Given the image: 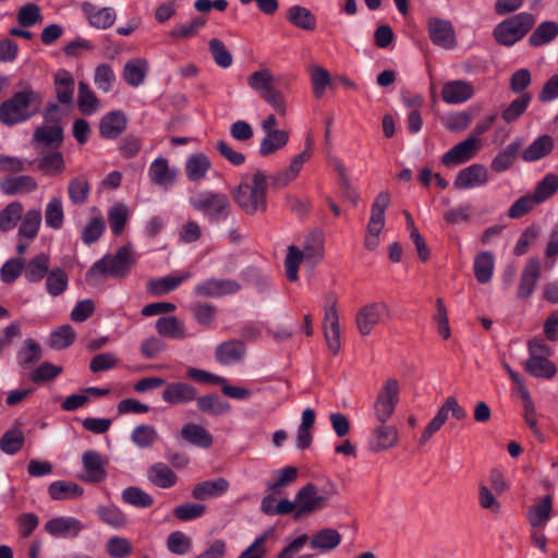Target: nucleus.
Returning a JSON list of instances; mask_svg holds the SVG:
<instances>
[{
	"label": "nucleus",
	"instance_id": "1",
	"mask_svg": "<svg viewBox=\"0 0 558 558\" xmlns=\"http://www.w3.org/2000/svg\"><path fill=\"white\" fill-rule=\"evenodd\" d=\"M136 259L129 246H121L111 255L108 254L93 264L86 272L88 284L96 287L104 283L108 278L124 279L131 274Z\"/></svg>",
	"mask_w": 558,
	"mask_h": 558
},
{
	"label": "nucleus",
	"instance_id": "2",
	"mask_svg": "<svg viewBox=\"0 0 558 558\" xmlns=\"http://www.w3.org/2000/svg\"><path fill=\"white\" fill-rule=\"evenodd\" d=\"M41 102L40 93L26 86L0 105V122L5 126L23 123L38 112Z\"/></svg>",
	"mask_w": 558,
	"mask_h": 558
},
{
	"label": "nucleus",
	"instance_id": "3",
	"mask_svg": "<svg viewBox=\"0 0 558 558\" xmlns=\"http://www.w3.org/2000/svg\"><path fill=\"white\" fill-rule=\"evenodd\" d=\"M268 177L263 170H255L251 181L243 180L232 190V197L236 205L247 215L267 209Z\"/></svg>",
	"mask_w": 558,
	"mask_h": 558
},
{
	"label": "nucleus",
	"instance_id": "4",
	"mask_svg": "<svg viewBox=\"0 0 558 558\" xmlns=\"http://www.w3.org/2000/svg\"><path fill=\"white\" fill-rule=\"evenodd\" d=\"M535 16L529 12H521L501 21L493 32L495 40L505 47H511L533 28Z\"/></svg>",
	"mask_w": 558,
	"mask_h": 558
},
{
	"label": "nucleus",
	"instance_id": "5",
	"mask_svg": "<svg viewBox=\"0 0 558 558\" xmlns=\"http://www.w3.org/2000/svg\"><path fill=\"white\" fill-rule=\"evenodd\" d=\"M248 86L270 105L280 116L287 112L284 97L274 86V75L267 69L258 70L247 76Z\"/></svg>",
	"mask_w": 558,
	"mask_h": 558
},
{
	"label": "nucleus",
	"instance_id": "6",
	"mask_svg": "<svg viewBox=\"0 0 558 558\" xmlns=\"http://www.w3.org/2000/svg\"><path fill=\"white\" fill-rule=\"evenodd\" d=\"M191 206L203 213L210 221L225 220L230 213V202L226 194L203 191L190 198Z\"/></svg>",
	"mask_w": 558,
	"mask_h": 558
},
{
	"label": "nucleus",
	"instance_id": "7",
	"mask_svg": "<svg viewBox=\"0 0 558 558\" xmlns=\"http://www.w3.org/2000/svg\"><path fill=\"white\" fill-rule=\"evenodd\" d=\"M390 203V194L387 191L380 192L371 210V218L367 223V234L364 245L368 251H374L379 244V234L385 227V211Z\"/></svg>",
	"mask_w": 558,
	"mask_h": 558
},
{
	"label": "nucleus",
	"instance_id": "8",
	"mask_svg": "<svg viewBox=\"0 0 558 558\" xmlns=\"http://www.w3.org/2000/svg\"><path fill=\"white\" fill-rule=\"evenodd\" d=\"M399 383L388 378L374 402V414L379 423H386L393 414L399 401Z\"/></svg>",
	"mask_w": 558,
	"mask_h": 558
},
{
	"label": "nucleus",
	"instance_id": "9",
	"mask_svg": "<svg viewBox=\"0 0 558 558\" xmlns=\"http://www.w3.org/2000/svg\"><path fill=\"white\" fill-rule=\"evenodd\" d=\"M389 316V308L383 302L362 306L355 315V324L362 336H368L373 329Z\"/></svg>",
	"mask_w": 558,
	"mask_h": 558
},
{
	"label": "nucleus",
	"instance_id": "10",
	"mask_svg": "<svg viewBox=\"0 0 558 558\" xmlns=\"http://www.w3.org/2000/svg\"><path fill=\"white\" fill-rule=\"evenodd\" d=\"M428 35L435 46L444 49H453L457 46V36L452 23L440 17H430L427 22Z\"/></svg>",
	"mask_w": 558,
	"mask_h": 558
},
{
	"label": "nucleus",
	"instance_id": "11",
	"mask_svg": "<svg viewBox=\"0 0 558 558\" xmlns=\"http://www.w3.org/2000/svg\"><path fill=\"white\" fill-rule=\"evenodd\" d=\"M241 284L233 279H207L194 288V293L202 298H220L240 291Z\"/></svg>",
	"mask_w": 558,
	"mask_h": 558
},
{
	"label": "nucleus",
	"instance_id": "12",
	"mask_svg": "<svg viewBox=\"0 0 558 558\" xmlns=\"http://www.w3.org/2000/svg\"><path fill=\"white\" fill-rule=\"evenodd\" d=\"M541 274V263L538 258H530L520 276L517 289V298L519 300H527L534 293Z\"/></svg>",
	"mask_w": 558,
	"mask_h": 558
},
{
	"label": "nucleus",
	"instance_id": "13",
	"mask_svg": "<svg viewBox=\"0 0 558 558\" xmlns=\"http://www.w3.org/2000/svg\"><path fill=\"white\" fill-rule=\"evenodd\" d=\"M197 389L185 381H172L166 384L162 391V400L170 405L186 404L195 401Z\"/></svg>",
	"mask_w": 558,
	"mask_h": 558
},
{
	"label": "nucleus",
	"instance_id": "14",
	"mask_svg": "<svg viewBox=\"0 0 558 558\" xmlns=\"http://www.w3.org/2000/svg\"><path fill=\"white\" fill-rule=\"evenodd\" d=\"M477 151V138L470 136L454 145L441 157L446 167L458 166L471 160Z\"/></svg>",
	"mask_w": 558,
	"mask_h": 558
},
{
	"label": "nucleus",
	"instance_id": "15",
	"mask_svg": "<svg viewBox=\"0 0 558 558\" xmlns=\"http://www.w3.org/2000/svg\"><path fill=\"white\" fill-rule=\"evenodd\" d=\"M45 531L53 537H76L84 529L83 523L73 517H57L45 523Z\"/></svg>",
	"mask_w": 558,
	"mask_h": 558
},
{
	"label": "nucleus",
	"instance_id": "16",
	"mask_svg": "<svg viewBox=\"0 0 558 558\" xmlns=\"http://www.w3.org/2000/svg\"><path fill=\"white\" fill-rule=\"evenodd\" d=\"M488 182V171L485 166L473 163L461 169L454 180V186L459 190H469L485 185Z\"/></svg>",
	"mask_w": 558,
	"mask_h": 558
},
{
	"label": "nucleus",
	"instance_id": "17",
	"mask_svg": "<svg viewBox=\"0 0 558 558\" xmlns=\"http://www.w3.org/2000/svg\"><path fill=\"white\" fill-rule=\"evenodd\" d=\"M82 463L84 470L86 471V474L82 477L85 482L100 483L106 478V461L97 451H85L82 457Z\"/></svg>",
	"mask_w": 558,
	"mask_h": 558
},
{
	"label": "nucleus",
	"instance_id": "18",
	"mask_svg": "<svg viewBox=\"0 0 558 558\" xmlns=\"http://www.w3.org/2000/svg\"><path fill=\"white\" fill-rule=\"evenodd\" d=\"M474 95V87L471 83L463 80H454L444 84L441 90L442 100L446 104H462L471 99Z\"/></svg>",
	"mask_w": 558,
	"mask_h": 558
},
{
	"label": "nucleus",
	"instance_id": "19",
	"mask_svg": "<svg viewBox=\"0 0 558 558\" xmlns=\"http://www.w3.org/2000/svg\"><path fill=\"white\" fill-rule=\"evenodd\" d=\"M229 482L225 477L207 480L197 483L191 490V496L195 500L205 501L210 498H217L228 492Z\"/></svg>",
	"mask_w": 558,
	"mask_h": 558
},
{
	"label": "nucleus",
	"instance_id": "20",
	"mask_svg": "<svg viewBox=\"0 0 558 558\" xmlns=\"http://www.w3.org/2000/svg\"><path fill=\"white\" fill-rule=\"evenodd\" d=\"M398 442V432L396 427L380 423L374 428L373 436L368 441V448L372 452H381L395 447Z\"/></svg>",
	"mask_w": 558,
	"mask_h": 558
},
{
	"label": "nucleus",
	"instance_id": "21",
	"mask_svg": "<svg viewBox=\"0 0 558 558\" xmlns=\"http://www.w3.org/2000/svg\"><path fill=\"white\" fill-rule=\"evenodd\" d=\"M177 169L169 167L168 160L163 157L156 158L149 166L148 175L150 181L161 187L168 189L177 179Z\"/></svg>",
	"mask_w": 558,
	"mask_h": 558
},
{
	"label": "nucleus",
	"instance_id": "22",
	"mask_svg": "<svg viewBox=\"0 0 558 558\" xmlns=\"http://www.w3.org/2000/svg\"><path fill=\"white\" fill-rule=\"evenodd\" d=\"M191 272H182L160 278H151L147 282V291L151 295L161 296L175 290L181 283L191 278Z\"/></svg>",
	"mask_w": 558,
	"mask_h": 558
},
{
	"label": "nucleus",
	"instance_id": "23",
	"mask_svg": "<svg viewBox=\"0 0 558 558\" xmlns=\"http://www.w3.org/2000/svg\"><path fill=\"white\" fill-rule=\"evenodd\" d=\"M50 256L46 253H40L32 257L28 262L25 260L24 277L29 283L40 282L49 272Z\"/></svg>",
	"mask_w": 558,
	"mask_h": 558
},
{
	"label": "nucleus",
	"instance_id": "24",
	"mask_svg": "<svg viewBox=\"0 0 558 558\" xmlns=\"http://www.w3.org/2000/svg\"><path fill=\"white\" fill-rule=\"evenodd\" d=\"M82 11L89 24L98 29H106L116 21V12L111 8L96 9L93 3L83 2Z\"/></svg>",
	"mask_w": 558,
	"mask_h": 558
},
{
	"label": "nucleus",
	"instance_id": "25",
	"mask_svg": "<svg viewBox=\"0 0 558 558\" xmlns=\"http://www.w3.org/2000/svg\"><path fill=\"white\" fill-rule=\"evenodd\" d=\"M156 331L160 337L183 340L189 337L184 323L177 316H162L156 320Z\"/></svg>",
	"mask_w": 558,
	"mask_h": 558
},
{
	"label": "nucleus",
	"instance_id": "26",
	"mask_svg": "<svg viewBox=\"0 0 558 558\" xmlns=\"http://www.w3.org/2000/svg\"><path fill=\"white\" fill-rule=\"evenodd\" d=\"M126 128V117L122 111H111L99 122V133L104 138H117Z\"/></svg>",
	"mask_w": 558,
	"mask_h": 558
},
{
	"label": "nucleus",
	"instance_id": "27",
	"mask_svg": "<svg viewBox=\"0 0 558 558\" xmlns=\"http://www.w3.org/2000/svg\"><path fill=\"white\" fill-rule=\"evenodd\" d=\"M74 77L73 75L64 70L60 69L54 74V92L59 104L71 105L73 101L74 94Z\"/></svg>",
	"mask_w": 558,
	"mask_h": 558
},
{
	"label": "nucleus",
	"instance_id": "28",
	"mask_svg": "<svg viewBox=\"0 0 558 558\" xmlns=\"http://www.w3.org/2000/svg\"><path fill=\"white\" fill-rule=\"evenodd\" d=\"M147 477L154 486L163 489L173 487L178 482L177 474L162 462L151 464L147 471Z\"/></svg>",
	"mask_w": 558,
	"mask_h": 558
},
{
	"label": "nucleus",
	"instance_id": "29",
	"mask_svg": "<svg viewBox=\"0 0 558 558\" xmlns=\"http://www.w3.org/2000/svg\"><path fill=\"white\" fill-rule=\"evenodd\" d=\"M246 352L244 342L230 340L219 344L216 349V360L223 365L241 361Z\"/></svg>",
	"mask_w": 558,
	"mask_h": 558
},
{
	"label": "nucleus",
	"instance_id": "30",
	"mask_svg": "<svg viewBox=\"0 0 558 558\" xmlns=\"http://www.w3.org/2000/svg\"><path fill=\"white\" fill-rule=\"evenodd\" d=\"M28 163H36L39 171L50 177L59 175L65 170V161L62 153L59 150L46 154L35 160L29 161Z\"/></svg>",
	"mask_w": 558,
	"mask_h": 558
},
{
	"label": "nucleus",
	"instance_id": "31",
	"mask_svg": "<svg viewBox=\"0 0 558 558\" xmlns=\"http://www.w3.org/2000/svg\"><path fill=\"white\" fill-rule=\"evenodd\" d=\"M37 187V181L31 175L8 177L0 181V190L5 195L31 193Z\"/></svg>",
	"mask_w": 558,
	"mask_h": 558
},
{
	"label": "nucleus",
	"instance_id": "32",
	"mask_svg": "<svg viewBox=\"0 0 558 558\" xmlns=\"http://www.w3.org/2000/svg\"><path fill=\"white\" fill-rule=\"evenodd\" d=\"M554 149V138L544 134L535 138L522 153V159L526 162L537 161L548 156Z\"/></svg>",
	"mask_w": 558,
	"mask_h": 558
},
{
	"label": "nucleus",
	"instance_id": "33",
	"mask_svg": "<svg viewBox=\"0 0 558 558\" xmlns=\"http://www.w3.org/2000/svg\"><path fill=\"white\" fill-rule=\"evenodd\" d=\"M181 436L184 440L193 446L207 449L213 442L211 434L202 425L195 423H187L181 428Z\"/></svg>",
	"mask_w": 558,
	"mask_h": 558
},
{
	"label": "nucleus",
	"instance_id": "34",
	"mask_svg": "<svg viewBox=\"0 0 558 558\" xmlns=\"http://www.w3.org/2000/svg\"><path fill=\"white\" fill-rule=\"evenodd\" d=\"M84 489L71 481H54L48 486V495L52 500H71L83 496Z\"/></svg>",
	"mask_w": 558,
	"mask_h": 558
},
{
	"label": "nucleus",
	"instance_id": "35",
	"mask_svg": "<svg viewBox=\"0 0 558 558\" xmlns=\"http://www.w3.org/2000/svg\"><path fill=\"white\" fill-rule=\"evenodd\" d=\"M341 543V535L333 529H323L315 533L310 539V546L322 553H329Z\"/></svg>",
	"mask_w": 558,
	"mask_h": 558
},
{
	"label": "nucleus",
	"instance_id": "36",
	"mask_svg": "<svg viewBox=\"0 0 558 558\" xmlns=\"http://www.w3.org/2000/svg\"><path fill=\"white\" fill-rule=\"evenodd\" d=\"M521 148V141L511 142L504 150L499 151L492 160L490 168L494 172L501 173L509 170L517 159Z\"/></svg>",
	"mask_w": 558,
	"mask_h": 558
},
{
	"label": "nucleus",
	"instance_id": "37",
	"mask_svg": "<svg viewBox=\"0 0 558 558\" xmlns=\"http://www.w3.org/2000/svg\"><path fill=\"white\" fill-rule=\"evenodd\" d=\"M526 373L536 378L551 379L557 374L556 365L549 357L532 356L524 364Z\"/></svg>",
	"mask_w": 558,
	"mask_h": 558
},
{
	"label": "nucleus",
	"instance_id": "38",
	"mask_svg": "<svg viewBox=\"0 0 558 558\" xmlns=\"http://www.w3.org/2000/svg\"><path fill=\"white\" fill-rule=\"evenodd\" d=\"M258 153L263 157L270 156L283 148L289 142V133L286 130L264 132Z\"/></svg>",
	"mask_w": 558,
	"mask_h": 558
},
{
	"label": "nucleus",
	"instance_id": "39",
	"mask_svg": "<svg viewBox=\"0 0 558 558\" xmlns=\"http://www.w3.org/2000/svg\"><path fill=\"white\" fill-rule=\"evenodd\" d=\"M287 20L298 28L314 31L316 28V16L305 7L292 5L287 11Z\"/></svg>",
	"mask_w": 558,
	"mask_h": 558
},
{
	"label": "nucleus",
	"instance_id": "40",
	"mask_svg": "<svg viewBox=\"0 0 558 558\" xmlns=\"http://www.w3.org/2000/svg\"><path fill=\"white\" fill-rule=\"evenodd\" d=\"M33 141L58 148L63 142V129L59 124L38 126L34 131Z\"/></svg>",
	"mask_w": 558,
	"mask_h": 558
},
{
	"label": "nucleus",
	"instance_id": "41",
	"mask_svg": "<svg viewBox=\"0 0 558 558\" xmlns=\"http://www.w3.org/2000/svg\"><path fill=\"white\" fill-rule=\"evenodd\" d=\"M558 36V23L544 21L539 23L529 37V45L542 47L551 43Z\"/></svg>",
	"mask_w": 558,
	"mask_h": 558
},
{
	"label": "nucleus",
	"instance_id": "42",
	"mask_svg": "<svg viewBox=\"0 0 558 558\" xmlns=\"http://www.w3.org/2000/svg\"><path fill=\"white\" fill-rule=\"evenodd\" d=\"M148 72V63L144 59H132L128 61L123 68L124 81L133 86H140L144 81Z\"/></svg>",
	"mask_w": 558,
	"mask_h": 558
},
{
	"label": "nucleus",
	"instance_id": "43",
	"mask_svg": "<svg viewBox=\"0 0 558 558\" xmlns=\"http://www.w3.org/2000/svg\"><path fill=\"white\" fill-rule=\"evenodd\" d=\"M90 194V185L86 175L72 178L68 183V195L70 202L80 206L87 202Z\"/></svg>",
	"mask_w": 558,
	"mask_h": 558
},
{
	"label": "nucleus",
	"instance_id": "44",
	"mask_svg": "<svg viewBox=\"0 0 558 558\" xmlns=\"http://www.w3.org/2000/svg\"><path fill=\"white\" fill-rule=\"evenodd\" d=\"M495 259L490 252L478 253L474 258V275L476 280L485 284L492 280L494 274Z\"/></svg>",
	"mask_w": 558,
	"mask_h": 558
},
{
	"label": "nucleus",
	"instance_id": "45",
	"mask_svg": "<svg viewBox=\"0 0 558 558\" xmlns=\"http://www.w3.org/2000/svg\"><path fill=\"white\" fill-rule=\"evenodd\" d=\"M315 485L308 483L301 487L296 495V511L294 514L295 519H300L303 515L310 514L315 511Z\"/></svg>",
	"mask_w": 558,
	"mask_h": 558
},
{
	"label": "nucleus",
	"instance_id": "46",
	"mask_svg": "<svg viewBox=\"0 0 558 558\" xmlns=\"http://www.w3.org/2000/svg\"><path fill=\"white\" fill-rule=\"evenodd\" d=\"M210 165L209 158L202 153L190 156L185 163L187 179L192 182L202 180L205 178Z\"/></svg>",
	"mask_w": 558,
	"mask_h": 558
},
{
	"label": "nucleus",
	"instance_id": "47",
	"mask_svg": "<svg viewBox=\"0 0 558 558\" xmlns=\"http://www.w3.org/2000/svg\"><path fill=\"white\" fill-rule=\"evenodd\" d=\"M45 278L46 291L53 298L61 295L68 289L69 276L61 267L51 268Z\"/></svg>",
	"mask_w": 558,
	"mask_h": 558
},
{
	"label": "nucleus",
	"instance_id": "48",
	"mask_svg": "<svg viewBox=\"0 0 558 558\" xmlns=\"http://www.w3.org/2000/svg\"><path fill=\"white\" fill-rule=\"evenodd\" d=\"M96 513L105 524L113 529H122L128 523L125 513L114 505L98 506Z\"/></svg>",
	"mask_w": 558,
	"mask_h": 558
},
{
	"label": "nucleus",
	"instance_id": "49",
	"mask_svg": "<svg viewBox=\"0 0 558 558\" xmlns=\"http://www.w3.org/2000/svg\"><path fill=\"white\" fill-rule=\"evenodd\" d=\"M121 499L124 504L136 508H149L154 504V497L137 486L123 489Z\"/></svg>",
	"mask_w": 558,
	"mask_h": 558
},
{
	"label": "nucleus",
	"instance_id": "50",
	"mask_svg": "<svg viewBox=\"0 0 558 558\" xmlns=\"http://www.w3.org/2000/svg\"><path fill=\"white\" fill-rule=\"evenodd\" d=\"M553 508V498L550 495L544 496L538 504L530 510L529 522L533 527L544 526L549 520Z\"/></svg>",
	"mask_w": 558,
	"mask_h": 558
},
{
	"label": "nucleus",
	"instance_id": "51",
	"mask_svg": "<svg viewBox=\"0 0 558 558\" xmlns=\"http://www.w3.org/2000/svg\"><path fill=\"white\" fill-rule=\"evenodd\" d=\"M24 207L20 202H11L0 211V231L8 232L22 219Z\"/></svg>",
	"mask_w": 558,
	"mask_h": 558
},
{
	"label": "nucleus",
	"instance_id": "52",
	"mask_svg": "<svg viewBox=\"0 0 558 558\" xmlns=\"http://www.w3.org/2000/svg\"><path fill=\"white\" fill-rule=\"evenodd\" d=\"M41 225V213L38 209L26 211L19 228V236L33 240L37 236Z\"/></svg>",
	"mask_w": 558,
	"mask_h": 558
},
{
	"label": "nucleus",
	"instance_id": "53",
	"mask_svg": "<svg viewBox=\"0 0 558 558\" xmlns=\"http://www.w3.org/2000/svg\"><path fill=\"white\" fill-rule=\"evenodd\" d=\"M64 221V211L60 197H51L46 205L45 222L48 228L59 230Z\"/></svg>",
	"mask_w": 558,
	"mask_h": 558
},
{
	"label": "nucleus",
	"instance_id": "54",
	"mask_svg": "<svg viewBox=\"0 0 558 558\" xmlns=\"http://www.w3.org/2000/svg\"><path fill=\"white\" fill-rule=\"evenodd\" d=\"M531 100H532V95L530 93H523V94L519 95L502 111L501 118L507 123L517 121L526 111Z\"/></svg>",
	"mask_w": 558,
	"mask_h": 558
},
{
	"label": "nucleus",
	"instance_id": "55",
	"mask_svg": "<svg viewBox=\"0 0 558 558\" xmlns=\"http://www.w3.org/2000/svg\"><path fill=\"white\" fill-rule=\"evenodd\" d=\"M298 477V469L286 466L278 470L274 475V481L267 483V489L272 494H280L281 489L291 485Z\"/></svg>",
	"mask_w": 558,
	"mask_h": 558
},
{
	"label": "nucleus",
	"instance_id": "56",
	"mask_svg": "<svg viewBox=\"0 0 558 558\" xmlns=\"http://www.w3.org/2000/svg\"><path fill=\"white\" fill-rule=\"evenodd\" d=\"M558 191V175L547 173L537 184L532 193L538 204L550 198Z\"/></svg>",
	"mask_w": 558,
	"mask_h": 558
},
{
	"label": "nucleus",
	"instance_id": "57",
	"mask_svg": "<svg viewBox=\"0 0 558 558\" xmlns=\"http://www.w3.org/2000/svg\"><path fill=\"white\" fill-rule=\"evenodd\" d=\"M157 439L158 433L151 425H137L131 433V440L138 448H149L155 444Z\"/></svg>",
	"mask_w": 558,
	"mask_h": 558
},
{
	"label": "nucleus",
	"instance_id": "58",
	"mask_svg": "<svg viewBox=\"0 0 558 558\" xmlns=\"http://www.w3.org/2000/svg\"><path fill=\"white\" fill-rule=\"evenodd\" d=\"M196 405L199 411L207 412L213 415H220L230 410L228 402L221 401L216 395L196 396Z\"/></svg>",
	"mask_w": 558,
	"mask_h": 558
},
{
	"label": "nucleus",
	"instance_id": "59",
	"mask_svg": "<svg viewBox=\"0 0 558 558\" xmlns=\"http://www.w3.org/2000/svg\"><path fill=\"white\" fill-rule=\"evenodd\" d=\"M24 441L23 432L20 428H12L0 438V449L7 454H15L22 449Z\"/></svg>",
	"mask_w": 558,
	"mask_h": 558
},
{
	"label": "nucleus",
	"instance_id": "60",
	"mask_svg": "<svg viewBox=\"0 0 558 558\" xmlns=\"http://www.w3.org/2000/svg\"><path fill=\"white\" fill-rule=\"evenodd\" d=\"M77 104L81 112L86 116L95 113L98 108V99L95 93L83 81L78 83Z\"/></svg>",
	"mask_w": 558,
	"mask_h": 558
},
{
	"label": "nucleus",
	"instance_id": "61",
	"mask_svg": "<svg viewBox=\"0 0 558 558\" xmlns=\"http://www.w3.org/2000/svg\"><path fill=\"white\" fill-rule=\"evenodd\" d=\"M41 348L33 339H26L17 352V362L22 367H28L31 364L41 359Z\"/></svg>",
	"mask_w": 558,
	"mask_h": 558
},
{
	"label": "nucleus",
	"instance_id": "62",
	"mask_svg": "<svg viewBox=\"0 0 558 558\" xmlns=\"http://www.w3.org/2000/svg\"><path fill=\"white\" fill-rule=\"evenodd\" d=\"M25 259L23 257H13L8 259L0 269V277L4 283H13L24 274Z\"/></svg>",
	"mask_w": 558,
	"mask_h": 558
},
{
	"label": "nucleus",
	"instance_id": "63",
	"mask_svg": "<svg viewBox=\"0 0 558 558\" xmlns=\"http://www.w3.org/2000/svg\"><path fill=\"white\" fill-rule=\"evenodd\" d=\"M129 210L123 204H114L108 213V221L114 235L122 233L128 221Z\"/></svg>",
	"mask_w": 558,
	"mask_h": 558
},
{
	"label": "nucleus",
	"instance_id": "64",
	"mask_svg": "<svg viewBox=\"0 0 558 558\" xmlns=\"http://www.w3.org/2000/svg\"><path fill=\"white\" fill-rule=\"evenodd\" d=\"M167 548L174 555H185L192 548V539L181 531H174L167 537Z\"/></svg>",
	"mask_w": 558,
	"mask_h": 558
}]
</instances>
